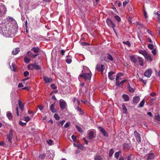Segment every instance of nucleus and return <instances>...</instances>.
<instances>
[{"mask_svg":"<svg viewBox=\"0 0 160 160\" xmlns=\"http://www.w3.org/2000/svg\"><path fill=\"white\" fill-rule=\"evenodd\" d=\"M6 8L2 3H0V18L6 14ZM14 20L11 17H8L6 19L0 18V33L6 37H12L14 36V28L12 22Z\"/></svg>","mask_w":160,"mask_h":160,"instance_id":"obj_1","label":"nucleus"},{"mask_svg":"<svg viewBox=\"0 0 160 160\" xmlns=\"http://www.w3.org/2000/svg\"><path fill=\"white\" fill-rule=\"evenodd\" d=\"M92 76L91 72L89 73H84L83 74H80V76L81 78H84L86 81H90Z\"/></svg>","mask_w":160,"mask_h":160,"instance_id":"obj_2","label":"nucleus"},{"mask_svg":"<svg viewBox=\"0 0 160 160\" xmlns=\"http://www.w3.org/2000/svg\"><path fill=\"white\" fill-rule=\"evenodd\" d=\"M88 137L89 139H92L96 137V132L93 130H90L88 131Z\"/></svg>","mask_w":160,"mask_h":160,"instance_id":"obj_3","label":"nucleus"},{"mask_svg":"<svg viewBox=\"0 0 160 160\" xmlns=\"http://www.w3.org/2000/svg\"><path fill=\"white\" fill-rule=\"evenodd\" d=\"M106 22L107 24L109 27H112L115 32L116 33V32L114 29V27H115V25L112 22V21L110 19L107 18L106 19Z\"/></svg>","mask_w":160,"mask_h":160,"instance_id":"obj_4","label":"nucleus"},{"mask_svg":"<svg viewBox=\"0 0 160 160\" xmlns=\"http://www.w3.org/2000/svg\"><path fill=\"white\" fill-rule=\"evenodd\" d=\"M96 68L98 71L101 72L102 73H103L104 69V65L98 64L97 65Z\"/></svg>","mask_w":160,"mask_h":160,"instance_id":"obj_5","label":"nucleus"},{"mask_svg":"<svg viewBox=\"0 0 160 160\" xmlns=\"http://www.w3.org/2000/svg\"><path fill=\"white\" fill-rule=\"evenodd\" d=\"M59 104L60 107L62 109L65 108L67 106L66 102L63 99H61L59 101Z\"/></svg>","mask_w":160,"mask_h":160,"instance_id":"obj_6","label":"nucleus"},{"mask_svg":"<svg viewBox=\"0 0 160 160\" xmlns=\"http://www.w3.org/2000/svg\"><path fill=\"white\" fill-rule=\"evenodd\" d=\"M134 133L137 141L138 142H140L141 140L140 134L136 131L134 132Z\"/></svg>","mask_w":160,"mask_h":160,"instance_id":"obj_7","label":"nucleus"},{"mask_svg":"<svg viewBox=\"0 0 160 160\" xmlns=\"http://www.w3.org/2000/svg\"><path fill=\"white\" fill-rule=\"evenodd\" d=\"M152 70L151 69H148L144 73V75L147 78H150L152 75Z\"/></svg>","mask_w":160,"mask_h":160,"instance_id":"obj_8","label":"nucleus"},{"mask_svg":"<svg viewBox=\"0 0 160 160\" xmlns=\"http://www.w3.org/2000/svg\"><path fill=\"white\" fill-rule=\"evenodd\" d=\"M13 130L12 129L10 130L9 134L7 135V138L8 141L11 142L12 139L13 138Z\"/></svg>","mask_w":160,"mask_h":160,"instance_id":"obj_9","label":"nucleus"},{"mask_svg":"<svg viewBox=\"0 0 160 160\" xmlns=\"http://www.w3.org/2000/svg\"><path fill=\"white\" fill-rule=\"evenodd\" d=\"M43 79L46 83H49L52 82V79L51 78H48L45 76H43Z\"/></svg>","mask_w":160,"mask_h":160,"instance_id":"obj_10","label":"nucleus"},{"mask_svg":"<svg viewBox=\"0 0 160 160\" xmlns=\"http://www.w3.org/2000/svg\"><path fill=\"white\" fill-rule=\"evenodd\" d=\"M140 100V98L139 97L135 96L133 98L132 101L134 104H136L139 102Z\"/></svg>","mask_w":160,"mask_h":160,"instance_id":"obj_11","label":"nucleus"},{"mask_svg":"<svg viewBox=\"0 0 160 160\" xmlns=\"http://www.w3.org/2000/svg\"><path fill=\"white\" fill-rule=\"evenodd\" d=\"M99 131L102 133L105 136L108 137V135L107 132L101 127H99Z\"/></svg>","mask_w":160,"mask_h":160,"instance_id":"obj_12","label":"nucleus"},{"mask_svg":"<svg viewBox=\"0 0 160 160\" xmlns=\"http://www.w3.org/2000/svg\"><path fill=\"white\" fill-rule=\"evenodd\" d=\"M137 59L138 60V62L140 65L141 66H143V62L144 61V60L143 58L140 57H138Z\"/></svg>","mask_w":160,"mask_h":160,"instance_id":"obj_13","label":"nucleus"},{"mask_svg":"<svg viewBox=\"0 0 160 160\" xmlns=\"http://www.w3.org/2000/svg\"><path fill=\"white\" fill-rule=\"evenodd\" d=\"M115 73L111 71L109 72L108 73V77L111 80H112L114 78L113 76V75Z\"/></svg>","mask_w":160,"mask_h":160,"instance_id":"obj_14","label":"nucleus"},{"mask_svg":"<svg viewBox=\"0 0 160 160\" xmlns=\"http://www.w3.org/2000/svg\"><path fill=\"white\" fill-rule=\"evenodd\" d=\"M20 51V48H15V50H13L12 51V54L13 55H16Z\"/></svg>","mask_w":160,"mask_h":160,"instance_id":"obj_15","label":"nucleus"},{"mask_svg":"<svg viewBox=\"0 0 160 160\" xmlns=\"http://www.w3.org/2000/svg\"><path fill=\"white\" fill-rule=\"evenodd\" d=\"M155 156L153 153H150L148 154V156L147 158V159L150 160L154 159V158Z\"/></svg>","mask_w":160,"mask_h":160,"instance_id":"obj_16","label":"nucleus"},{"mask_svg":"<svg viewBox=\"0 0 160 160\" xmlns=\"http://www.w3.org/2000/svg\"><path fill=\"white\" fill-rule=\"evenodd\" d=\"M55 105L52 104L50 106V110L52 112H56L57 110L54 108Z\"/></svg>","mask_w":160,"mask_h":160,"instance_id":"obj_17","label":"nucleus"},{"mask_svg":"<svg viewBox=\"0 0 160 160\" xmlns=\"http://www.w3.org/2000/svg\"><path fill=\"white\" fill-rule=\"evenodd\" d=\"M95 160H104V159L100 155H96L94 156Z\"/></svg>","mask_w":160,"mask_h":160,"instance_id":"obj_18","label":"nucleus"},{"mask_svg":"<svg viewBox=\"0 0 160 160\" xmlns=\"http://www.w3.org/2000/svg\"><path fill=\"white\" fill-rule=\"evenodd\" d=\"M19 106L22 111L24 108V105L22 103L21 101L20 100H18Z\"/></svg>","mask_w":160,"mask_h":160,"instance_id":"obj_19","label":"nucleus"},{"mask_svg":"<svg viewBox=\"0 0 160 160\" xmlns=\"http://www.w3.org/2000/svg\"><path fill=\"white\" fill-rule=\"evenodd\" d=\"M144 57L147 60L149 61L150 62H151L152 60V58L148 53H147Z\"/></svg>","mask_w":160,"mask_h":160,"instance_id":"obj_20","label":"nucleus"},{"mask_svg":"<svg viewBox=\"0 0 160 160\" xmlns=\"http://www.w3.org/2000/svg\"><path fill=\"white\" fill-rule=\"evenodd\" d=\"M66 58H67L66 59V61L67 63L68 64L70 63L72 61L71 57L70 56H67Z\"/></svg>","mask_w":160,"mask_h":160,"instance_id":"obj_21","label":"nucleus"},{"mask_svg":"<svg viewBox=\"0 0 160 160\" xmlns=\"http://www.w3.org/2000/svg\"><path fill=\"white\" fill-rule=\"evenodd\" d=\"M7 116L8 118L10 120L12 119V117L11 113L9 112H8L7 113Z\"/></svg>","mask_w":160,"mask_h":160,"instance_id":"obj_22","label":"nucleus"},{"mask_svg":"<svg viewBox=\"0 0 160 160\" xmlns=\"http://www.w3.org/2000/svg\"><path fill=\"white\" fill-rule=\"evenodd\" d=\"M123 148L125 150L127 151L129 149V146L127 144H125L123 145Z\"/></svg>","mask_w":160,"mask_h":160,"instance_id":"obj_23","label":"nucleus"},{"mask_svg":"<svg viewBox=\"0 0 160 160\" xmlns=\"http://www.w3.org/2000/svg\"><path fill=\"white\" fill-rule=\"evenodd\" d=\"M138 52L142 55L144 57L148 53L145 50H139L138 51Z\"/></svg>","mask_w":160,"mask_h":160,"instance_id":"obj_24","label":"nucleus"},{"mask_svg":"<svg viewBox=\"0 0 160 160\" xmlns=\"http://www.w3.org/2000/svg\"><path fill=\"white\" fill-rule=\"evenodd\" d=\"M122 97L125 101H128L129 100V97L127 95L125 94H123L122 96Z\"/></svg>","mask_w":160,"mask_h":160,"instance_id":"obj_25","label":"nucleus"},{"mask_svg":"<svg viewBox=\"0 0 160 160\" xmlns=\"http://www.w3.org/2000/svg\"><path fill=\"white\" fill-rule=\"evenodd\" d=\"M76 109L78 112L80 113L81 114L83 115L84 113V112L81 108H79V106L77 107Z\"/></svg>","mask_w":160,"mask_h":160,"instance_id":"obj_26","label":"nucleus"},{"mask_svg":"<svg viewBox=\"0 0 160 160\" xmlns=\"http://www.w3.org/2000/svg\"><path fill=\"white\" fill-rule=\"evenodd\" d=\"M145 103V100L144 99L142 100V101L139 103V106L138 107V108H141L143 106Z\"/></svg>","mask_w":160,"mask_h":160,"instance_id":"obj_27","label":"nucleus"},{"mask_svg":"<svg viewBox=\"0 0 160 160\" xmlns=\"http://www.w3.org/2000/svg\"><path fill=\"white\" fill-rule=\"evenodd\" d=\"M123 76V74L122 73H121V72L118 73H117V75L116 79H121L120 78V77H122Z\"/></svg>","mask_w":160,"mask_h":160,"instance_id":"obj_28","label":"nucleus"},{"mask_svg":"<svg viewBox=\"0 0 160 160\" xmlns=\"http://www.w3.org/2000/svg\"><path fill=\"white\" fill-rule=\"evenodd\" d=\"M39 48L37 47L33 48L32 49V50L35 53H38L39 51Z\"/></svg>","mask_w":160,"mask_h":160,"instance_id":"obj_29","label":"nucleus"},{"mask_svg":"<svg viewBox=\"0 0 160 160\" xmlns=\"http://www.w3.org/2000/svg\"><path fill=\"white\" fill-rule=\"evenodd\" d=\"M107 58L110 60L112 61L113 60V58L112 56L109 54H108L107 56Z\"/></svg>","mask_w":160,"mask_h":160,"instance_id":"obj_30","label":"nucleus"},{"mask_svg":"<svg viewBox=\"0 0 160 160\" xmlns=\"http://www.w3.org/2000/svg\"><path fill=\"white\" fill-rule=\"evenodd\" d=\"M121 151H119L118 152H116L115 154V155H114V156H115V157L116 158V159H118L119 158V154H120V153H121Z\"/></svg>","mask_w":160,"mask_h":160,"instance_id":"obj_31","label":"nucleus"},{"mask_svg":"<svg viewBox=\"0 0 160 160\" xmlns=\"http://www.w3.org/2000/svg\"><path fill=\"white\" fill-rule=\"evenodd\" d=\"M30 60L31 59L30 58H28L27 57H25L24 58V61L26 63H29L30 62Z\"/></svg>","mask_w":160,"mask_h":160,"instance_id":"obj_32","label":"nucleus"},{"mask_svg":"<svg viewBox=\"0 0 160 160\" xmlns=\"http://www.w3.org/2000/svg\"><path fill=\"white\" fill-rule=\"evenodd\" d=\"M34 69L37 70H38L41 69L40 67L39 66L37 65L36 63H34Z\"/></svg>","mask_w":160,"mask_h":160,"instance_id":"obj_33","label":"nucleus"},{"mask_svg":"<svg viewBox=\"0 0 160 160\" xmlns=\"http://www.w3.org/2000/svg\"><path fill=\"white\" fill-rule=\"evenodd\" d=\"M114 152V151L112 148L110 149L109 151V157H111L112 156L113 153Z\"/></svg>","mask_w":160,"mask_h":160,"instance_id":"obj_34","label":"nucleus"},{"mask_svg":"<svg viewBox=\"0 0 160 160\" xmlns=\"http://www.w3.org/2000/svg\"><path fill=\"white\" fill-rule=\"evenodd\" d=\"M127 81V80H123L122 81L120 82V84H119V86H118L119 87H122V86L123 85V83L126 82Z\"/></svg>","mask_w":160,"mask_h":160,"instance_id":"obj_35","label":"nucleus"},{"mask_svg":"<svg viewBox=\"0 0 160 160\" xmlns=\"http://www.w3.org/2000/svg\"><path fill=\"white\" fill-rule=\"evenodd\" d=\"M130 60L131 61L133 62H136L137 59L134 56H131L130 57Z\"/></svg>","mask_w":160,"mask_h":160,"instance_id":"obj_36","label":"nucleus"},{"mask_svg":"<svg viewBox=\"0 0 160 160\" xmlns=\"http://www.w3.org/2000/svg\"><path fill=\"white\" fill-rule=\"evenodd\" d=\"M34 63L32 64H30L28 66V68L29 69L32 70L34 69Z\"/></svg>","mask_w":160,"mask_h":160,"instance_id":"obj_37","label":"nucleus"},{"mask_svg":"<svg viewBox=\"0 0 160 160\" xmlns=\"http://www.w3.org/2000/svg\"><path fill=\"white\" fill-rule=\"evenodd\" d=\"M114 18L118 22L121 21V18L120 17L117 15H115L114 16Z\"/></svg>","mask_w":160,"mask_h":160,"instance_id":"obj_38","label":"nucleus"},{"mask_svg":"<svg viewBox=\"0 0 160 160\" xmlns=\"http://www.w3.org/2000/svg\"><path fill=\"white\" fill-rule=\"evenodd\" d=\"M76 127L77 128L78 131L79 132H82V129L80 127H79L78 125H76Z\"/></svg>","mask_w":160,"mask_h":160,"instance_id":"obj_39","label":"nucleus"},{"mask_svg":"<svg viewBox=\"0 0 160 160\" xmlns=\"http://www.w3.org/2000/svg\"><path fill=\"white\" fill-rule=\"evenodd\" d=\"M122 109L123 110L124 113L126 112L127 111V109L124 104L122 105Z\"/></svg>","mask_w":160,"mask_h":160,"instance_id":"obj_40","label":"nucleus"},{"mask_svg":"<svg viewBox=\"0 0 160 160\" xmlns=\"http://www.w3.org/2000/svg\"><path fill=\"white\" fill-rule=\"evenodd\" d=\"M70 121H68L64 125V127L65 128H67L70 126Z\"/></svg>","mask_w":160,"mask_h":160,"instance_id":"obj_41","label":"nucleus"},{"mask_svg":"<svg viewBox=\"0 0 160 160\" xmlns=\"http://www.w3.org/2000/svg\"><path fill=\"white\" fill-rule=\"evenodd\" d=\"M148 47L151 50L153 49L154 48L153 45L150 43H149L148 45Z\"/></svg>","mask_w":160,"mask_h":160,"instance_id":"obj_42","label":"nucleus"},{"mask_svg":"<svg viewBox=\"0 0 160 160\" xmlns=\"http://www.w3.org/2000/svg\"><path fill=\"white\" fill-rule=\"evenodd\" d=\"M121 79H116V85L118 87L119 86V84H120L119 80H121Z\"/></svg>","mask_w":160,"mask_h":160,"instance_id":"obj_43","label":"nucleus"},{"mask_svg":"<svg viewBox=\"0 0 160 160\" xmlns=\"http://www.w3.org/2000/svg\"><path fill=\"white\" fill-rule=\"evenodd\" d=\"M54 117L57 120H58L60 119V117L58 115V114L55 113L54 114Z\"/></svg>","mask_w":160,"mask_h":160,"instance_id":"obj_44","label":"nucleus"},{"mask_svg":"<svg viewBox=\"0 0 160 160\" xmlns=\"http://www.w3.org/2000/svg\"><path fill=\"white\" fill-rule=\"evenodd\" d=\"M123 43L127 45L129 47L131 46L130 43L128 41H127L126 42L124 41L123 42Z\"/></svg>","mask_w":160,"mask_h":160,"instance_id":"obj_45","label":"nucleus"},{"mask_svg":"<svg viewBox=\"0 0 160 160\" xmlns=\"http://www.w3.org/2000/svg\"><path fill=\"white\" fill-rule=\"evenodd\" d=\"M65 120H63L62 121L59 122V123H58V125L59 126H62L64 123H65Z\"/></svg>","mask_w":160,"mask_h":160,"instance_id":"obj_46","label":"nucleus"},{"mask_svg":"<svg viewBox=\"0 0 160 160\" xmlns=\"http://www.w3.org/2000/svg\"><path fill=\"white\" fill-rule=\"evenodd\" d=\"M47 143L49 145H51L53 142V141L51 139H49L47 141Z\"/></svg>","mask_w":160,"mask_h":160,"instance_id":"obj_47","label":"nucleus"},{"mask_svg":"<svg viewBox=\"0 0 160 160\" xmlns=\"http://www.w3.org/2000/svg\"><path fill=\"white\" fill-rule=\"evenodd\" d=\"M27 54L29 56L31 57H33V54L30 51L28 52Z\"/></svg>","mask_w":160,"mask_h":160,"instance_id":"obj_48","label":"nucleus"},{"mask_svg":"<svg viewBox=\"0 0 160 160\" xmlns=\"http://www.w3.org/2000/svg\"><path fill=\"white\" fill-rule=\"evenodd\" d=\"M155 14L157 16V17L158 18V20L160 21V14L158 12H156L155 13Z\"/></svg>","mask_w":160,"mask_h":160,"instance_id":"obj_49","label":"nucleus"},{"mask_svg":"<svg viewBox=\"0 0 160 160\" xmlns=\"http://www.w3.org/2000/svg\"><path fill=\"white\" fill-rule=\"evenodd\" d=\"M128 90L130 92L132 93L134 91V89L131 87L128 88Z\"/></svg>","mask_w":160,"mask_h":160,"instance_id":"obj_50","label":"nucleus"},{"mask_svg":"<svg viewBox=\"0 0 160 160\" xmlns=\"http://www.w3.org/2000/svg\"><path fill=\"white\" fill-rule=\"evenodd\" d=\"M51 87L53 89H55L57 88V87L53 84H51Z\"/></svg>","mask_w":160,"mask_h":160,"instance_id":"obj_51","label":"nucleus"},{"mask_svg":"<svg viewBox=\"0 0 160 160\" xmlns=\"http://www.w3.org/2000/svg\"><path fill=\"white\" fill-rule=\"evenodd\" d=\"M19 124L20 125L22 126H25L26 124V123L25 122H22L20 121L19 122Z\"/></svg>","mask_w":160,"mask_h":160,"instance_id":"obj_52","label":"nucleus"},{"mask_svg":"<svg viewBox=\"0 0 160 160\" xmlns=\"http://www.w3.org/2000/svg\"><path fill=\"white\" fill-rule=\"evenodd\" d=\"M155 119L159 121H160V116L159 115H157L155 117Z\"/></svg>","mask_w":160,"mask_h":160,"instance_id":"obj_53","label":"nucleus"},{"mask_svg":"<svg viewBox=\"0 0 160 160\" xmlns=\"http://www.w3.org/2000/svg\"><path fill=\"white\" fill-rule=\"evenodd\" d=\"M23 75L25 77H26L29 75V72L27 71H25L23 73Z\"/></svg>","mask_w":160,"mask_h":160,"instance_id":"obj_54","label":"nucleus"},{"mask_svg":"<svg viewBox=\"0 0 160 160\" xmlns=\"http://www.w3.org/2000/svg\"><path fill=\"white\" fill-rule=\"evenodd\" d=\"M152 53L153 54V55H156L157 54V51L155 49H153L152 51Z\"/></svg>","mask_w":160,"mask_h":160,"instance_id":"obj_55","label":"nucleus"},{"mask_svg":"<svg viewBox=\"0 0 160 160\" xmlns=\"http://www.w3.org/2000/svg\"><path fill=\"white\" fill-rule=\"evenodd\" d=\"M24 120L26 122L29 121L30 120V118L29 117H26L25 118Z\"/></svg>","mask_w":160,"mask_h":160,"instance_id":"obj_56","label":"nucleus"},{"mask_svg":"<svg viewBox=\"0 0 160 160\" xmlns=\"http://www.w3.org/2000/svg\"><path fill=\"white\" fill-rule=\"evenodd\" d=\"M144 16L145 19H147L148 18V15H147V12H146V11H145V10H144Z\"/></svg>","mask_w":160,"mask_h":160,"instance_id":"obj_57","label":"nucleus"},{"mask_svg":"<svg viewBox=\"0 0 160 160\" xmlns=\"http://www.w3.org/2000/svg\"><path fill=\"white\" fill-rule=\"evenodd\" d=\"M132 157V155L131 154H129L127 158V160H131Z\"/></svg>","mask_w":160,"mask_h":160,"instance_id":"obj_58","label":"nucleus"},{"mask_svg":"<svg viewBox=\"0 0 160 160\" xmlns=\"http://www.w3.org/2000/svg\"><path fill=\"white\" fill-rule=\"evenodd\" d=\"M12 68H11V69H12L13 71H15V69L14 68V65L13 63H12Z\"/></svg>","mask_w":160,"mask_h":160,"instance_id":"obj_59","label":"nucleus"},{"mask_svg":"<svg viewBox=\"0 0 160 160\" xmlns=\"http://www.w3.org/2000/svg\"><path fill=\"white\" fill-rule=\"evenodd\" d=\"M71 138L73 141L75 142L76 141V137L74 135H72V136Z\"/></svg>","mask_w":160,"mask_h":160,"instance_id":"obj_60","label":"nucleus"},{"mask_svg":"<svg viewBox=\"0 0 160 160\" xmlns=\"http://www.w3.org/2000/svg\"><path fill=\"white\" fill-rule=\"evenodd\" d=\"M128 1H125L123 2V6H125L128 2Z\"/></svg>","mask_w":160,"mask_h":160,"instance_id":"obj_61","label":"nucleus"},{"mask_svg":"<svg viewBox=\"0 0 160 160\" xmlns=\"http://www.w3.org/2000/svg\"><path fill=\"white\" fill-rule=\"evenodd\" d=\"M23 85L22 83H19L18 85V88H22L23 87Z\"/></svg>","mask_w":160,"mask_h":160,"instance_id":"obj_62","label":"nucleus"},{"mask_svg":"<svg viewBox=\"0 0 160 160\" xmlns=\"http://www.w3.org/2000/svg\"><path fill=\"white\" fill-rule=\"evenodd\" d=\"M65 51L64 50H61V53L62 55H64Z\"/></svg>","mask_w":160,"mask_h":160,"instance_id":"obj_63","label":"nucleus"},{"mask_svg":"<svg viewBox=\"0 0 160 160\" xmlns=\"http://www.w3.org/2000/svg\"><path fill=\"white\" fill-rule=\"evenodd\" d=\"M38 108L40 110H42L43 108V106L40 105L38 106Z\"/></svg>","mask_w":160,"mask_h":160,"instance_id":"obj_64","label":"nucleus"}]
</instances>
